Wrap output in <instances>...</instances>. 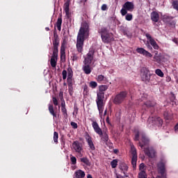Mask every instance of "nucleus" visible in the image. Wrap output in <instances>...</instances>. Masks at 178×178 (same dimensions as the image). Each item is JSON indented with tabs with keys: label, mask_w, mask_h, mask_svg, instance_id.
Returning <instances> with one entry per match:
<instances>
[{
	"label": "nucleus",
	"mask_w": 178,
	"mask_h": 178,
	"mask_svg": "<svg viewBox=\"0 0 178 178\" xmlns=\"http://www.w3.org/2000/svg\"><path fill=\"white\" fill-rule=\"evenodd\" d=\"M62 74H63V80H66L67 77V71H66L65 70H63L62 72Z\"/></svg>",
	"instance_id": "obj_42"
},
{
	"label": "nucleus",
	"mask_w": 178,
	"mask_h": 178,
	"mask_svg": "<svg viewBox=\"0 0 178 178\" xmlns=\"http://www.w3.org/2000/svg\"><path fill=\"white\" fill-rule=\"evenodd\" d=\"M149 138L147 137L145 134H141V142H139V146L140 148H144L145 145H149Z\"/></svg>",
	"instance_id": "obj_14"
},
{
	"label": "nucleus",
	"mask_w": 178,
	"mask_h": 178,
	"mask_svg": "<svg viewBox=\"0 0 178 178\" xmlns=\"http://www.w3.org/2000/svg\"><path fill=\"white\" fill-rule=\"evenodd\" d=\"M173 42H175V44H177V45H178V38H174L172 40Z\"/></svg>",
	"instance_id": "obj_54"
},
{
	"label": "nucleus",
	"mask_w": 178,
	"mask_h": 178,
	"mask_svg": "<svg viewBox=\"0 0 178 178\" xmlns=\"http://www.w3.org/2000/svg\"><path fill=\"white\" fill-rule=\"evenodd\" d=\"M70 156L72 165H76V163H77V159H76V157L72 154H70Z\"/></svg>",
	"instance_id": "obj_35"
},
{
	"label": "nucleus",
	"mask_w": 178,
	"mask_h": 178,
	"mask_svg": "<svg viewBox=\"0 0 178 178\" xmlns=\"http://www.w3.org/2000/svg\"><path fill=\"white\" fill-rule=\"evenodd\" d=\"M144 168H145V165L143 163H140L139 165V170L143 172V170H144Z\"/></svg>",
	"instance_id": "obj_48"
},
{
	"label": "nucleus",
	"mask_w": 178,
	"mask_h": 178,
	"mask_svg": "<svg viewBox=\"0 0 178 178\" xmlns=\"http://www.w3.org/2000/svg\"><path fill=\"white\" fill-rule=\"evenodd\" d=\"M134 140L135 141H138V140H140V132H136Z\"/></svg>",
	"instance_id": "obj_46"
},
{
	"label": "nucleus",
	"mask_w": 178,
	"mask_h": 178,
	"mask_svg": "<svg viewBox=\"0 0 178 178\" xmlns=\"http://www.w3.org/2000/svg\"><path fill=\"white\" fill-rule=\"evenodd\" d=\"M81 2H83V3H86V2H87V0H81Z\"/></svg>",
	"instance_id": "obj_59"
},
{
	"label": "nucleus",
	"mask_w": 178,
	"mask_h": 178,
	"mask_svg": "<svg viewBox=\"0 0 178 178\" xmlns=\"http://www.w3.org/2000/svg\"><path fill=\"white\" fill-rule=\"evenodd\" d=\"M149 42H147L146 43V47L147 48V49H149V51H152V46H151V44H149Z\"/></svg>",
	"instance_id": "obj_49"
},
{
	"label": "nucleus",
	"mask_w": 178,
	"mask_h": 178,
	"mask_svg": "<svg viewBox=\"0 0 178 178\" xmlns=\"http://www.w3.org/2000/svg\"><path fill=\"white\" fill-rule=\"evenodd\" d=\"M111 168L115 169L118 166V160L114 159L111 162Z\"/></svg>",
	"instance_id": "obj_39"
},
{
	"label": "nucleus",
	"mask_w": 178,
	"mask_h": 178,
	"mask_svg": "<svg viewBox=\"0 0 178 178\" xmlns=\"http://www.w3.org/2000/svg\"><path fill=\"white\" fill-rule=\"evenodd\" d=\"M131 154L132 155L131 165L133 166V168L136 169L137 168V150L133 145L131 146Z\"/></svg>",
	"instance_id": "obj_11"
},
{
	"label": "nucleus",
	"mask_w": 178,
	"mask_h": 178,
	"mask_svg": "<svg viewBox=\"0 0 178 178\" xmlns=\"http://www.w3.org/2000/svg\"><path fill=\"white\" fill-rule=\"evenodd\" d=\"M72 127H73V129H77L78 126H77V123L74 122H71L70 123Z\"/></svg>",
	"instance_id": "obj_51"
},
{
	"label": "nucleus",
	"mask_w": 178,
	"mask_h": 178,
	"mask_svg": "<svg viewBox=\"0 0 178 178\" xmlns=\"http://www.w3.org/2000/svg\"><path fill=\"white\" fill-rule=\"evenodd\" d=\"M125 19L126 20H127L128 22H130L131 20H133V15L132 14H127L125 16Z\"/></svg>",
	"instance_id": "obj_40"
},
{
	"label": "nucleus",
	"mask_w": 178,
	"mask_h": 178,
	"mask_svg": "<svg viewBox=\"0 0 178 178\" xmlns=\"http://www.w3.org/2000/svg\"><path fill=\"white\" fill-rule=\"evenodd\" d=\"M138 178H147V172H145V170H142L138 173Z\"/></svg>",
	"instance_id": "obj_33"
},
{
	"label": "nucleus",
	"mask_w": 178,
	"mask_h": 178,
	"mask_svg": "<svg viewBox=\"0 0 178 178\" xmlns=\"http://www.w3.org/2000/svg\"><path fill=\"white\" fill-rule=\"evenodd\" d=\"M72 147L75 152L81 154V151H83V145L81 143L79 142L78 140L74 141L72 143Z\"/></svg>",
	"instance_id": "obj_15"
},
{
	"label": "nucleus",
	"mask_w": 178,
	"mask_h": 178,
	"mask_svg": "<svg viewBox=\"0 0 178 178\" xmlns=\"http://www.w3.org/2000/svg\"><path fill=\"white\" fill-rule=\"evenodd\" d=\"M113 152H114V154H118V152H119V149H115L113 150Z\"/></svg>",
	"instance_id": "obj_56"
},
{
	"label": "nucleus",
	"mask_w": 178,
	"mask_h": 178,
	"mask_svg": "<svg viewBox=\"0 0 178 178\" xmlns=\"http://www.w3.org/2000/svg\"><path fill=\"white\" fill-rule=\"evenodd\" d=\"M144 152L145 155L152 159L155 158V154H156V152L154 147H146L144 149Z\"/></svg>",
	"instance_id": "obj_16"
},
{
	"label": "nucleus",
	"mask_w": 178,
	"mask_h": 178,
	"mask_svg": "<svg viewBox=\"0 0 178 178\" xmlns=\"http://www.w3.org/2000/svg\"><path fill=\"white\" fill-rule=\"evenodd\" d=\"M90 37V24L87 22H83L81 24V26L79 29L76 38V49L77 52L72 53V56L71 57L73 62H77L80 59V54L83 53V49L84 47V41Z\"/></svg>",
	"instance_id": "obj_1"
},
{
	"label": "nucleus",
	"mask_w": 178,
	"mask_h": 178,
	"mask_svg": "<svg viewBox=\"0 0 178 178\" xmlns=\"http://www.w3.org/2000/svg\"><path fill=\"white\" fill-rule=\"evenodd\" d=\"M106 123H108V124H111V121H109V116H107V118H106Z\"/></svg>",
	"instance_id": "obj_53"
},
{
	"label": "nucleus",
	"mask_w": 178,
	"mask_h": 178,
	"mask_svg": "<svg viewBox=\"0 0 178 178\" xmlns=\"http://www.w3.org/2000/svg\"><path fill=\"white\" fill-rule=\"evenodd\" d=\"M127 10L126 8H123L121 9L120 12H121V15L122 16H126V15H127Z\"/></svg>",
	"instance_id": "obj_43"
},
{
	"label": "nucleus",
	"mask_w": 178,
	"mask_h": 178,
	"mask_svg": "<svg viewBox=\"0 0 178 178\" xmlns=\"http://www.w3.org/2000/svg\"><path fill=\"white\" fill-rule=\"evenodd\" d=\"M163 116L165 120H170L172 118H173V115H172V113H169V111H165L163 113Z\"/></svg>",
	"instance_id": "obj_29"
},
{
	"label": "nucleus",
	"mask_w": 178,
	"mask_h": 178,
	"mask_svg": "<svg viewBox=\"0 0 178 178\" xmlns=\"http://www.w3.org/2000/svg\"><path fill=\"white\" fill-rule=\"evenodd\" d=\"M60 59H66V53L65 52V47H63V44H62L60 49Z\"/></svg>",
	"instance_id": "obj_30"
},
{
	"label": "nucleus",
	"mask_w": 178,
	"mask_h": 178,
	"mask_svg": "<svg viewBox=\"0 0 178 178\" xmlns=\"http://www.w3.org/2000/svg\"><path fill=\"white\" fill-rule=\"evenodd\" d=\"M68 91L70 94H73V85L68 86Z\"/></svg>",
	"instance_id": "obj_50"
},
{
	"label": "nucleus",
	"mask_w": 178,
	"mask_h": 178,
	"mask_svg": "<svg viewBox=\"0 0 178 178\" xmlns=\"http://www.w3.org/2000/svg\"><path fill=\"white\" fill-rule=\"evenodd\" d=\"M108 6H106V4H103L102 6V10H106Z\"/></svg>",
	"instance_id": "obj_52"
},
{
	"label": "nucleus",
	"mask_w": 178,
	"mask_h": 178,
	"mask_svg": "<svg viewBox=\"0 0 178 178\" xmlns=\"http://www.w3.org/2000/svg\"><path fill=\"white\" fill-rule=\"evenodd\" d=\"M98 33L100 34L102 40L104 44H109L112 42V41H115L113 33L108 32V29L106 27L98 29Z\"/></svg>",
	"instance_id": "obj_6"
},
{
	"label": "nucleus",
	"mask_w": 178,
	"mask_h": 178,
	"mask_svg": "<svg viewBox=\"0 0 178 178\" xmlns=\"http://www.w3.org/2000/svg\"><path fill=\"white\" fill-rule=\"evenodd\" d=\"M145 37L147 40H149L150 45L154 48V49H159V45L156 43V41L151 36L149 33H146Z\"/></svg>",
	"instance_id": "obj_13"
},
{
	"label": "nucleus",
	"mask_w": 178,
	"mask_h": 178,
	"mask_svg": "<svg viewBox=\"0 0 178 178\" xmlns=\"http://www.w3.org/2000/svg\"><path fill=\"white\" fill-rule=\"evenodd\" d=\"M121 31L124 34V35H127V34H129V31L127 30V28H122L121 29Z\"/></svg>",
	"instance_id": "obj_44"
},
{
	"label": "nucleus",
	"mask_w": 178,
	"mask_h": 178,
	"mask_svg": "<svg viewBox=\"0 0 178 178\" xmlns=\"http://www.w3.org/2000/svg\"><path fill=\"white\" fill-rule=\"evenodd\" d=\"M52 101L54 105H55V106H58V99H56V97H53Z\"/></svg>",
	"instance_id": "obj_47"
},
{
	"label": "nucleus",
	"mask_w": 178,
	"mask_h": 178,
	"mask_svg": "<svg viewBox=\"0 0 178 178\" xmlns=\"http://www.w3.org/2000/svg\"><path fill=\"white\" fill-rule=\"evenodd\" d=\"M61 111L65 119H67V109H66V104L65 103V100L61 102Z\"/></svg>",
	"instance_id": "obj_23"
},
{
	"label": "nucleus",
	"mask_w": 178,
	"mask_h": 178,
	"mask_svg": "<svg viewBox=\"0 0 178 178\" xmlns=\"http://www.w3.org/2000/svg\"><path fill=\"white\" fill-rule=\"evenodd\" d=\"M70 0H67V1L64 3L63 9L65 13L66 16H69L70 15Z\"/></svg>",
	"instance_id": "obj_22"
},
{
	"label": "nucleus",
	"mask_w": 178,
	"mask_h": 178,
	"mask_svg": "<svg viewBox=\"0 0 178 178\" xmlns=\"http://www.w3.org/2000/svg\"><path fill=\"white\" fill-rule=\"evenodd\" d=\"M87 178H92V175L88 174V175H87Z\"/></svg>",
	"instance_id": "obj_58"
},
{
	"label": "nucleus",
	"mask_w": 178,
	"mask_h": 178,
	"mask_svg": "<svg viewBox=\"0 0 178 178\" xmlns=\"http://www.w3.org/2000/svg\"><path fill=\"white\" fill-rule=\"evenodd\" d=\"M163 22L165 23L167 26L171 27V29H175V27H176V21L173 20L172 17L164 15L163 17Z\"/></svg>",
	"instance_id": "obj_12"
},
{
	"label": "nucleus",
	"mask_w": 178,
	"mask_h": 178,
	"mask_svg": "<svg viewBox=\"0 0 178 178\" xmlns=\"http://www.w3.org/2000/svg\"><path fill=\"white\" fill-rule=\"evenodd\" d=\"M67 79H73V70H72V67L67 68Z\"/></svg>",
	"instance_id": "obj_32"
},
{
	"label": "nucleus",
	"mask_w": 178,
	"mask_h": 178,
	"mask_svg": "<svg viewBox=\"0 0 178 178\" xmlns=\"http://www.w3.org/2000/svg\"><path fill=\"white\" fill-rule=\"evenodd\" d=\"M56 26L57 27V30H58V31H60L62 29V17L58 18Z\"/></svg>",
	"instance_id": "obj_28"
},
{
	"label": "nucleus",
	"mask_w": 178,
	"mask_h": 178,
	"mask_svg": "<svg viewBox=\"0 0 178 178\" xmlns=\"http://www.w3.org/2000/svg\"><path fill=\"white\" fill-rule=\"evenodd\" d=\"M154 76H155V74H154Z\"/></svg>",
	"instance_id": "obj_62"
},
{
	"label": "nucleus",
	"mask_w": 178,
	"mask_h": 178,
	"mask_svg": "<svg viewBox=\"0 0 178 178\" xmlns=\"http://www.w3.org/2000/svg\"><path fill=\"white\" fill-rule=\"evenodd\" d=\"M97 80L98 83H102L103 84L108 83V78L102 74L98 75Z\"/></svg>",
	"instance_id": "obj_25"
},
{
	"label": "nucleus",
	"mask_w": 178,
	"mask_h": 178,
	"mask_svg": "<svg viewBox=\"0 0 178 178\" xmlns=\"http://www.w3.org/2000/svg\"><path fill=\"white\" fill-rule=\"evenodd\" d=\"M158 173L160 175L159 178H168V175L166 174V167L165 163L161 161L157 164Z\"/></svg>",
	"instance_id": "obj_10"
},
{
	"label": "nucleus",
	"mask_w": 178,
	"mask_h": 178,
	"mask_svg": "<svg viewBox=\"0 0 178 178\" xmlns=\"http://www.w3.org/2000/svg\"><path fill=\"white\" fill-rule=\"evenodd\" d=\"M74 178H85L86 177V172L81 170H78L74 172Z\"/></svg>",
	"instance_id": "obj_24"
},
{
	"label": "nucleus",
	"mask_w": 178,
	"mask_h": 178,
	"mask_svg": "<svg viewBox=\"0 0 178 178\" xmlns=\"http://www.w3.org/2000/svg\"><path fill=\"white\" fill-rule=\"evenodd\" d=\"M151 20L154 22V23H158L159 22V14L156 11L152 12L150 15Z\"/></svg>",
	"instance_id": "obj_20"
},
{
	"label": "nucleus",
	"mask_w": 178,
	"mask_h": 178,
	"mask_svg": "<svg viewBox=\"0 0 178 178\" xmlns=\"http://www.w3.org/2000/svg\"><path fill=\"white\" fill-rule=\"evenodd\" d=\"M98 86V83H97L96 81H92L89 83V86L91 88H97Z\"/></svg>",
	"instance_id": "obj_37"
},
{
	"label": "nucleus",
	"mask_w": 178,
	"mask_h": 178,
	"mask_svg": "<svg viewBox=\"0 0 178 178\" xmlns=\"http://www.w3.org/2000/svg\"><path fill=\"white\" fill-rule=\"evenodd\" d=\"M117 178H119V176H117Z\"/></svg>",
	"instance_id": "obj_61"
},
{
	"label": "nucleus",
	"mask_w": 178,
	"mask_h": 178,
	"mask_svg": "<svg viewBox=\"0 0 178 178\" xmlns=\"http://www.w3.org/2000/svg\"><path fill=\"white\" fill-rule=\"evenodd\" d=\"M108 88H109V86L108 85H101L99 86V92L97 94L96 104L99 116H102L104 113V107L105 106V102H104V99H105V92H104L106 91Z\"/></svg>",
	"instance_id": "obj_2"
},
{
	"label": "nucleus",
	"mask_w": 178,
	"mask_h": 178,
	"mask_svg": "<svg viewBox=\"0 0 178 178\" xmlns=\"http://www.w3.org/2000/svg\"><path fill=\"white\" fill-rule=\"evenodd\" d=\"M163 120L160 117H149L147 120L148 127H162Z\"/></svg>",
	"instance_id": "obj_7"
},
{
	"label": "nucleus",
	"mask_w": 178,
	"mask_h": 178,
	"mask_svg": "<svg viewBox=\"0 0 178 178\" xmlns=\"http://www.w3.org/2000/svg\"><path fill=\"white\" fill-rule=\"evenodd\" d=\"M155 73L156 74H157V76H159V77H163V76H165L162 70H161L160 69L156 70Z\"/></svg>",
	"instance_id": "obj_36"
},
{
	"label": "nucleus",
	"mask_w": 178,
	"mask_h": 178,
	"mask_svg": "<svg viewBox=\"0 0 178 178\" xmlns=\"http://www.w3.org/2000/svg\"><path fill=\"white\" fill-rule=\"evenodd\" d=\"M92 123V127L93 128V130L95 131L98 136L101 138L102 141L103 143H105V144H108V142L109 141V135L106 131H102V129L99 127V125L98 124V122L97 121H94L92 119H90Z\"/></svg>",
	"instance_id": "obj_5"
},
{
	"label": "nucleus",
	"mask_w": 178,
	"mask_h": 178,
	"mask_svg": "<svg viewBox=\"0 0 178 178\" xmlns=\"http://www.w3.org/2000/svg\"><path fill=\"white\" fill-rule=\"evenodd\" d=\"M81 162L83 163H85L87 166H91V163L90 162V160L87 157H83L81 159Z\"/></svg>",
	"instance_id": "obj_31"
},
{
	"label": "nucleus",
	"mask_w": 178,
	"mask_h": 178,
	"mask_svg": "<svg viewBox=\"0 0 178 178\" xmlns=\"http://www.w3.org/2000/svg\"><path fill=\"white\" fill-rule=\"evenodd\" d=\"M58 138H59V134L58 132L54 131V141L56 143V144H58Z\"/></svg>",
	"instance_id": "obj_38"
},
{
	"label": "nucleus",
	"mask_w": 178,
	"mask_h": 178,
	"mask_svg": "<svg viewBox=\"0 0 178 178\" xmlns=\"http://www.w3.org/2000/svg\"><path fill=\"white\" fill-rule=\"evenodd\" d=\"M68 86H73V78L67 79Z\"/></svg>",
	"instance_id": "obj_45"
},
{
	"label": "nucleus",
	"mask_w": 178,
	"mask_h": 178,
	"mask_svg": "<svg viewBox=\"0 0 178 178\" xmlns=\"http://www.w3.org/2000/svg\"><path fill=\"white\" fill-rule=\"evenodd\" d=\"M126 98H127V91H122L115 95L113 102L115 104V105H120V104H122L124 99H126Z\"/></svg>",
	"instance_id": "obj_9"
},
{
	"label": "nucleus",
	"mask_w": 178,
	"mask_h": 178,
	"mask_svg": "<svg viewBox=\"0 0 178 178\" xmlns=\"http://www.w3.org/2000/svg\"><path fill=\"white\" fill-rule=\"evenodd\" d=\"M89 92L90 90L88 89V86L86 84H85L83 86V95H88Z\"/></svg>",
	"instance_id": "obj_34"
},
{
	"label": "nucleus",
	"mask_w": 178,
	"mask_h": 178,
	"mask_svg": "<svg viewBox=\"0 0 178 178\" xmlns=\"http://www.w3.org/2000/svg\"><path fill=\"white\" fill-rule=\"evenodd\" d=\"M95 54V50L94 49H90L88 53L86 54V57L84 58L82 70L85 74H90L91 72H92L91 63H92V60H94Z\"/></svg>",
	"instance_id": "obj_4"
},
{
	"label": "nucleus",
	"mask_w": 178,
	"mask_h": 178,
	"mask_svg": "<svg viewBox=\"0 0 178 178\" xmlns=\"http://www.w3.org/2000/svg\"><path fill=\"white\" fill-rule=\"evenodd\" d=\"M59 47V36L56 33V28L54 32V39H53V54L50 59V65L51 67H56L57 60H58V52H59L58 48Z\"/></svg>",
	"instance_id": "obj_3"
},
{
	"label": "nucleus",
	"mask_w": 178,
	"mask_h": 178,
	"mask_svg": "<svg viewBox=\"0 0 178 178\" xmlns=\"http://www.w3.org/2000/svg\"><path fill=\"white\" fill-rule=\"evenodd\" d=\"M172 6L175 10H178V0L174 1L172 2Z\"/></svg>",
	"instance_id": "obj_41"
},
{
	"label": "nucleus",
	"mask_w": 178,
	"mask_h": 178,
	"mask_svg": "<svg viewBox=\"0 0 178 178\" xmlns=\"http://www.w3.org/2000/svg\"><path fill=\"white\" fill-rule=\"evenodd\" d=\"M86 140L91 151H95V145H94V143L92 142V138H91L90 134H86Z\"/></svg>",
	"instance_id": "obj_18"
},
{
	"label": "nucleus",
	"mask_w": 178,
	"mask_h": 178,
	"mask_svg": "<svg viewBox=\"0 0 178 178\" xmlns=\"http://www.w3.org/2000/svg\"><path fill=\"white\" fill-rule=\"evenodd\" d=\"M107 112H108V110L106 109V110L104 111V116H106Z\"/></svg>",
	"instance_id": "obj_57"
},
{
	"label": "nucleus",
	"mask_w": 178,
	"mask_h": 178,
	"mask_svg": "<svg viewBox=\"0 0 178 178\" xmlns=\"http://www.w3.org/2000/svg\"><path fill=\"white\" fill-rule=\"evenodd\" d=\"M156 103L154 101L147 100L144 102L143 106H146V108H154Z\"/></svg>",
	"instance_id": "obj_27"
},
{
	"label": "nucleus",
	"mask_w": 178,
	"mask_h": 178,
	"mask_svg": "<svg viewBox=\"0 0 178 178\" xmlns=\"http://www.w3.org/2000/svg\"><path fill=\"white\" fill-rule=\"evenodd\" d=\"M124 9H126L128 12H133L134 10V3L131 1H127L122 6Z\"/></svg>",
	"instance_id": "obj_19"
},
{
	"label": "nucleus",
	"mask_w": 178,
	"mask_h": 178,
	"mask_svg": "<svg viewBox=\"0 0 178 178\" xmlns=\"http://www.w3.org/2000/svg\"><path fill=\"white\" fill-rule=\"evenodd\" d=\"M175 131H178V123L175 126Z\"/></svg>",
	"instance_id": "obj_55"
},
{
	"label": "nucleus",
	"mask_w": 178,
	"mask_h": 178,
	"mask_svg": "<svg viewBox=\"0 0 178 178\" xmlns=\"http://www.w3.org/2000/svg\"><path fill=\"white\" fill-rule=\"evenodd\" d=\"M136 52L138 54H140V55H143V56H145L146 58H152V55L149 51L145 50L143 47H138L136 49Z\"/></svg>",
	"instance_id": "obj_17"
},
{
	"label": "nucleus",
	"mask_w": 178,
	"mask_h": 178,
	"mask_svg": "<svg viewBox=\"0 0 178 178\" xmlns=\"http://www.w3.org/2000/svg\"><path fill=\"white\" fill-rule=\"evenodd\" d=\"M151 76L152 74L149 72V70L147 67H143L140 70V77L142 81H144L145 84H149L151 81Z\"/></svg>",
	"instance_id": "obj_8"
},
{
	"label": "nucleus",
	"mask_w": 178,
	"mask_h": 178,
	"mask_svg": "<svg viewBox=\"0 0 178 178\" xmlns=\"http://www.w3.org/2000/svg\"><path fill=\"white\" fill-rule=\"evenodd\" d=\"M45 30H46V31H49V27H46Z\"/></svg>",
	"instance_id": "obj_60"
},
{
	"label": "nucleus",
	"mask_w": 178,
	"mask_h": 178,
	"mask_svg": "<svg viewBox=\"0 0 178 178\" xmlns=\"http://www.w3.org/2000/svg\"><path fill=\"white\" fill-rule=\"evenodd\" d=\"M49 112L50 115L53 116V119L58 118V115H56V111H55V109H54V105L49 104Z\"/></svg>",
	"instance_id": "obj_26"
},
{
	"label": "nucleus",
	"mask_w": 178,
	"mask_h": 178,
	"mask_svg": "<svg viewBox=\"0 0 178 178\" xmlns=\"http://www.w3.org/2000/svg\"><path fill=\"white\" fill-rule=\"evenodd\" d=\"M120 170H122V172H123L124 175V177H129V175H126V172H127V170H129V167L127 166V164L124 163H122L120 166H119Z\"/></svg>",
	"instance_id": "obj_21"
}]
</instances>
